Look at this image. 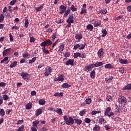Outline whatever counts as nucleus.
Listing matches in <instances>:
<instances>
[{
	"instance_id": "nucleus-1",
	"label": "nucleus",
	"mask_w": 131,
	"mask_h": 131,
	"mask_svg": "<svg viewBox=\"0 0 131 131\" xmlns=\"http://www.w3.org/2000/svg\"><path fill=\"white\" fill-rule=\"evenodd\" d=\"M63 120H64V122H66L67 125L74 124V119L71 117H69L68 118V116H64Z\"/></svg>"
},
{
	"instance_id": "nucleus-2",
	"label": "nucleus",
	"mask_w": 131,
	"mask_h": 131,
	"mask_svg": "<svg viewBox=\"0 0 131 131\" xmlns=\"http://www.w3.org/2000/svg\"><path fill=\"white\" fill-rule=\"evenodd\" d=\"M73 19H74L73 14L70 15L68 19L66 20L68 25L66 26V28H69L71 26V24L74 23V20Z\"/></svg>"
},
{
	"instance_id": "nucleus-3",
	"label": "nucleus",
	"mask_w": 131,
	"mask_h": 131,
	"mask_svg": "<svg viewBox=\"0 0 131 131\" xmlns=\"http://www.w3.org/2000/svg\"><path fill=\"white\" fill-rule=\"evenodd\" d=\"M118 101L120 104L122 105V106L123 105H125V104L127 103V100L126 99V98L123 96H120L119 97Z\"/></svg>"
},
{
	"instance_id": "nucleus-4",
	"label": "nucleus",
	"mask_w": 131,
	"mask_h": 131,
	"mask_svg": "<svg viewBox=\"0 0 131 131\" xmlns=\"http://www.w3.org/2000/svg\"><path fill=\"white\" fill-rule=\"evenodd\" d=\"M52 43H53L52 40H50V39H48L45 41L42 42L40 43V47H50V46H52Z\"/></svg>"
},
{
	"instance_id": "nucleus-5",
	"label": "nucleus",
	"mask_w": 131,
	"mask_h": 131,
	"mask_svg": "<svg viewBox=\"0 0 131 131\" xmlns=\"http://www.w3.org/2000/svg\"><path fill=\"white\" fill-rule=\"evenodd\" d=\"M102 65H104V63H103V62L102 61H97L95 63H92L91 64H89V66L91 67V69H93V68H95V67H100V66H102Z\"/></svg>"
},
{
	"instance_id": "nucleus-6",
	"label": "nucleus",
	"mask_w": 131,
	"mask_h": 131,
	"mask_svg": "<svg viewBox=\"0 0 131 131\" xmlns=\"http://www.w3.org/2000/svg\"><path fill=\"white\" fill-rule=\"evenodd\" d=\"M82 34L81 33H78L75 34V39L74 40L76 42H79L81 39H82Z\"/></svg>"
},
{
	"instance_id": "nucleus-7",
	"label": "nucleus",
	"mask_w": 131,
	"mask_h": 131,
	"mask_svg": "<svg viewBox=\"0 0 131 131\" xmlns=\"http://www.w3.org/2000/svg\"><path fill=\"white\" fill-rule=\"evenodd\" d=\"M29 75V74L24 72H22L20 74V76H21L22 78H23V79L25 80L26 81H28V80H29V78L28 77Z\"/></svg>"
},
{
	"instance_id": "nucleus-8",
	"label": "nucleus",
	"mask_w": 131,
	"mask_h": 131,
	"mask_svg": "<svg viewBox=\"0 0 131 131\" xmlns=\"http://www.w3.org/2000/svg\"><path fill=\"white\" fill-rule=\"evenodd\" d=\"M45 107H42L41 108L37 109L35 112V116L36 117L39 116V115H40V114H41L42 112L45 111Z\"/></svg>"
},
{
	"instance_id": "nucleus-9",
	"label": "nucleus",
	"mask_w": 131,
	"mask_h": 131,
	"mask_svg": "<svg viewBox=\"0 0 131 131\" xmlns=\"http://www.w3.org/2000/svg\"><path fill=\"white\" fill-rule=\"evenodd\" d=\"M46 71H45L44 73L45 76H49V74H51V73H52V71H53L51 67H48L47 68H46Z\"/></svg>"
},
{
	"instance_id": "nucleus-10",
	"label": "nucleus",
	"mask_w": 131,
	"mask_h": 131,
	"mask_svg": "<svg viewBox=\"0 0 131 131\" xmlns=\"http://www.w3.org/2000/svg\"><path fill=\"white\" fill-rule=\"evenodd\" d=\"M104 49L103 48H101L99 50V51L97 52V55L98 56V58H102L104 55Z\"/></svg>"
},
{
	"instance_id": "nucleus-11",
	"label": "nucleus",
	"mask_w": 131,
	"mask_h": 131,
	"mask_svg": "<svg viewBox=\"0 0 131 131\" xmlns=\"http://www.w3.org/2000/svg\"><path fill=\"white\" fill-rule=\"evenodd\" d=\"M66 65L67 66H69L70 65L71 66H74V59H69L67 60L66 62Z\"/></svg>"
},
{
	"instance_id": "nucleus-12",
	"label": "nucleus",
	"mask_w": 131,
	"mask_h": 131,
	"mask_svg": "<svg viewBox=\"0 0 131 131\" xmlns=\"http://www.w3.org/2000/svg\"><path fill=\"white\" fill-rule=\"evenodd\" d=\"M102 24V21L99 19H96L95 20L93 25L94 27H98V26H100Z\"/></svg>"
},
{
	"instance_id": "nucleus-13",
	"label": "nucleus",
	"mask_w": 131,
	"mask_h": 131,
	"mask_svg": "<svg viewBox=\"0 0 131 131\" xmlns=\"http://www.w3.org/2000/svg\"><path fill=\"white\" fill-rule=\"evenodd\" d=\"M11 48L6 49L3 52V57H6V56H8V54H10V52H11Z\"/></svg>"
},
{
	"instance_id": "nucleus-14",
	"label": "nucleus",
	"mask_w": 131,
	"mask_h": 131,
	"mask_svg": "<svg viewBox=\"0 0 131 131\" xmlns=\"http://www.w3.org/2000/svg\"><path fill=\"white\" fill-rule=\"evenodd\" d=\"M90 77L92 79H95V78L96 77V71H95V70H92L90 72Z\"/></svg>"
},
{
	"instance_id": "nucleus-15",
	"label": "nucleus",
	"mask_w": 131,
	"mask_h": 131,
	"mask_svg": "<svg viewBox=\"0 0 131 131\" xmlns=\"http://www.w3.org/2000/svg\"><path fill=\"white\" fill-rule=\"evenodd\" d=\"M71 12V10L69 8L66 10L63 15V18H67V16H68L70 14Z\"/></svg>"
},
{
	"instance_id": "nucleus-16",
	"label": "nucleus",
	"mask_w": 131,
	"mask_h": 131,
	"mask_svg": "<svg viewBox=\"0 0 131 131\" xmlns=\"http://www.w3.org/2000/svg\"><path fill=\"white\" fill-rule=\"evenodd\" d=\"M104 68L105 69H114V67L111 64V63H107L105 65Z\"/></svg>"
},
{
	"instance_id": "nucleus-17",
	"label": "nucleus",
	"mask_w": 131,
	"mask_h": 131,
	"mask_svg": "<svg viewBox=\"0 0 131 131\" xmlns=\"http://www.w3.org/2000/svg\"><path fill=\"white\" fill-rule=\"evenodd\" d=\"M86 29L89 31H93L94 30V26L92 24H89L86 26Z\"/></svg>"
},
{
	"instance_id": "nucleus-18",
	"label": "nucleus",
	"mask_w": 131,
	"mask_h": 131,
	"mask_svg": "<svg viewBox=\"0 0 131 131\" xmlns=\"http://www.w3.org/2000/svg\"><path fill=\"white\" fill-rule=\"evenodd\" d=\"M75 123L77 124L78 125H80L81 123H82V120L81 119H74Z\"/></svg>"
},
{
	"instance_id": "nucleus-19",
	"label": "nucleus",
	"mask_w": 131,
	"mask_h": 131,
	"mask_svg": "<svg viewBox=\"0 0 131 131\" xmlns=\"http://www.w3.org/2000/svg\"><path fill=\"white\" fill-rule=\"evenodd\" d=\"M125 90H131V83L126 85L125 86H124L122 88L123 91H125Z\"/></svg>"
},
{
	"instance_id": "nucleus-20",
	"label": "nucleus",
	"mask_w": 131,
	"mask_h": 131,
	"mask_svg": "<svg viewBox=\"0 0 131 131\" xmlns=\"http://www.w3.org/2000/svg\"><path fill=\"white\" fill-rule=\"evenodd\" d=\"M119 61L121 64H128V62L126 59H122L121 58H119Z\"/></svg>"
},
{
	"instance_id": "nucleus-21",
	"label": "nucleus",
	"mask_w": 131,
	"mask_h": 131,
	"mask_svg": "<svg viewBox=\"0 0 131 131\" xmlns=\"http://www.w3.org/2000/svg\"><path fill=\"white\" fill-rule=\"evenodd\" d=\"M61 88L63 89H69V88H71V85H69L67 83H64L61 85Z\"/></svg>"
},
{
	"instance_id": "nucleus-22",
	"label": "nucleus",
	"mask_w": 131,
	"mask_h": 131,
	"mask_svg": "<svg viewBox=\"0 0 131 131\" xmlns=\"http://www.w3.org/2000/svg\"><path fill=\"white\" fill-rule=\"evenodd\" d=\"M110 111H111V107L109 106L105 110V111L104 112V115L107 116V115H108V114L110 113Z\"/></svg>"
},
{
	"instance_id": "nucleus-23",
	"label": "nucleus",
	"mask_w": 131,
	"mask_h": 131,
	"mask_svg": "<svg viewBox=\"0 0 131 131\" xmlns=\"http://www.w3.org/2000/svg\"><path fill=\"white\" fill-rule=\"evenodd\" d=\"M65 49V46L64 45L61 44L59 46V49L58 50V52H60V53L62 54V52L64 51V49Z\"/></svg>"
},
{
	"instance_id": "nucleus-24",
	"label": "nucleus",
	"mask_w": 131,
	"mask_h": 131,
	"mask_svg": "<svg viewBox=\"0 0 131 131\" xmlns=\"http://www.w3.org/2000/svg\"><path fill=\"white\" fill-rule=\"evenodd\" d=\"M42 50L43 53H44V54H46V55H48V54H50V51L46 49V47H42Z\"/></svg>"
},
{
	"instance_id": "nucleus-25",
	"label": "nucleus",
	"mask_w": 131,
	"mask_h": 131,
	"mask_svg": "<svg viewBox=\"0 0 131 131\" xmlns=\"http://www.w3.org/2000/svg\"><path fill=\"white\" fill-rule=\"evenodd\" d=\"M35 10L36 11V12H40V11H41V10L42 9H43V4L41 5V6H40L38 7H35Z\"/></svg>"
},
{
	"instance_id": "nucleus-26",
	"label": "nucleus",
	"mask_w": 131,
	"mask_h": 131,
	"mask_svg": "<svg viewBox=\"0 0 131 131\" xmlns=\"http://www.w3.org/2000/svg\"><path fill=\"white\" fill-rule=\"evenodd\" d=\"M100 13L101 15H106L108 13L107 9H101L100 10Z\"/></svg>"
},
{
	"instance_id": "nucleus-27",
	"label": "nucleus",
	"mask_w": 131,
	"mask_h": 131,
	"mask_svg": "<svg viewBox=\"0 0 131 131\" xmlns=\"http://www.w3.org/2000/svg\"><path fill=\"white\" fill-rule=\"evenodd\" d=\"M101 33L103 34L102 35V37H105L107 35V30L106 29H103L101 31Z\"/></svg>"
},
{
	"instance_id": "nucleus-28",
	"label": "nucleus",
	"mask_w": 131,
	"mask_h": 131,
	"mask_svg": "<svg viewBox=\"0 0 131 131\" xmlns=\"http://www.w3.org/2000/svg\"><path fill=\"white\" fill-rule=\"evenodd\" d=\"M32 108V103H29L26 105V108L27 110H30V109H31Z\"/></svg>"
},
{
	"instance_id": "nucleus-29",
	"label": "nucleus",
	"mask_w": 131,
	"mask_h": 131,
	"mask_svg": "<svg viewBox=\"0 0 131 131\" xmlns=\"http://www.w3.org/2000/svg\"><path fill=\"white\" fill-rule=\"evenodd\" d=\"M99 113H102V111H93L91 112L92 115H96V114H99Z\"/></svg>"
},
{
	"instance_id": "nucleus-30",
	"label": "nucleus",
	"mask_w": 131,
	"mask_h": 131,
	"mask_svg": "<svg viewBox=\"0 0 131 131\" xmlns=\"http://www.w3.org/2000/svg\"><path fill=\"white\" fill-rule=\"evenodd\" d=\"M37 124H39V121L36 120L33 122V127H36L37 128Z\"/></svg>"
},
{
	"instance_id": "nucleus-31",
	"label": "nucleus",
	"mask_w": 131,
	"mask_h": 131,
	"mask_svg": "<svg viewBox=\"0 0 131 131\" xmlns=\"http://www.w3.org/2000/svg\"><path fill=\"white\" fill-rule=\"evenodd\" d=\"M29 25V21H28V18L27 17L25 18V27L27 28L28 27V25Z\"/></svg>"
},
{
	"instance_id": "nucleus-32",
	"label": "nucleus",
	"mask_w": 131,
	"mask_h": 131,
	"mask_svg": "<svg viewBox=\"0 0 131 131\" xmlns=\"http://www.w3.org/2000/svg\"><path fill=\"white\" fill-rule=\"evenodd\" d=\"M36 59H37V57H34L32 59L29 60V64H32V63H34V62L36 61Z\"/></svg>"
},
{
	"instance_id": "nucleus-33",
	"label": "nucleus",
	"mask_w": 131,
	"mask_h": 131,
	"mask_svg": "<svg viewBox=\"0 0 131 131\" xmlns=\"http://www.w3.org/2000/svg\"><path fill=\"white\" fill-rule=\"evenodd\" d=\"M101 127L99 126V125H95L94 127L93 128V131H99L100 130Z\"/></svg>"
},
{
	"instance_id": "nucleus-34",
	"label": "nucleus",
	"mask_w": 131,
	"mask_h": 131,
	"mask_svg": "<svg viewBox=\"0 0 131 131\" xmlns=\"http://www.w3.org/2000/svg\"><path fill=\"white\" fill-rule=\"evenodd\" d=\"M17 62L15 61H13L10 65V68H14V67H16L17 66Z\"/></svg>"
},
{
	"instance_id": "nucleus-35",
	"label": "nucleus",
	"mask_w": 131,
	"mask_h": 131,
	"mask_svg": "<svg viewBox=\"0 0 131 131\" xmlns=\"http://www.w3.org/2000/svg\"><path fill=\"white\" fill-rule=\"evenodd\" d=\"M114 78V77L112 76V77H109L108 78H105V81L106 83H109L110 82H111V80Z\"/></svg>"
},
{
	"instance_id": "nucleus-36",
	"label": "nucleus",
	"mask_w": 131,
	"mask_h": 131,
	"mask_svg": "<svg viewBox=\"0 0 131 131\" xmlns=\"http://www.w3.org/2000/svg\"><path fill=\"white\" fill-rule=\"evenodd\" d=\"M63 93H56L54 94V97H59V98H61V97H63Z\"/></svg>"
},
{
	"instance_id": "nucleus-37",
	"label": "nucleus",
	"mask_w": 131,
	"mask_h": 131,
	"mask_svg": "<svg viewBox=\"0 0 131 131\" xmlns=\"http://www.w3.org/2000/svg\"><path fill=\"white\" fill-rule=\"evenodd\" d=\"M103 122H104V123H106V120H105V119H104V118H99V124H102Z\"/></svg>"
},
{
	"instance_id": "nucleus-38",
	"label": "nucleus",
	"mask_w": 131,
	"mask_h": 131,
	"mask_svg": "<svg viewBox=\"0 0 131 131\" xmlns=\"http://www.w3.org/2000/svg\"><path fill=\"white\" fill-rule=\"evenodd\" d=\"M55 112H56L57 114H59V115H63V112L61 108H57V110Z\"/></svg>"
},
{
	"instance_id": "nucleus-39",
	"label": "nucleus",
	"mask_w": 131,
	"mask_h": 131,
	"mask_svg": "<svg viewBox=\"0 0 131 131\" xmlns=\"http://www.w3.org/2000/svg\"><path fill=\"white\" fill-rule=\"evenodd\" d=\"M84 69L85 71H86V72H89V71H92V70L91 69V67L90 66V65H89L88 66H85Z\"/></svg>"
},
{
	"instance_id": "nucleus-40",
	"label": "nucleus",
	"mask_w": 131,
	"mask_h": 131,
	"mask_svg": "<svg viewBox=\"0 0 131 131\" xmlns=\"http://www.w3.org/2000/svg\"><path fill=\"white\" fill-rule=\"evenodd\" d=\"M72 12H76L77 11V8L74 6V5H72L70 9Z\"/></svg>"
},
{
	"instance_id": "nucleus-41",
	"label": "nucleus",
	"mask_w": 131,
	"mask_h": 131,
	"mask_svg": "<svg viewBox=\"0 0 131 131\" xmlns=\"http://www.w3.org/2000/svg\"><path fill=\"white\" fill-rule=\"evenodd\" d=\"M86 112L85 109L81 110L79 113L80 116H83V115H85Z\"/></svg>"
},
{
	"instance_id": "nucleus-42",
	"label": "nucleus",
	"mask_w": 131,
	"mask_h": 131,
	"mask_svg": "<svg viewBox=\"0 0 131 131\" xmlns=\"http://www.w3.org/2000/svg\"><path fill=\"white\" fill-rule=\"evenodd\" d=\"M5 20V16L3 14H0V23H3Z\"/></svg>"
},
{
	"instance_id": "nucleus-43",
	"label": "nucleus",
	"mask_w": 131,
	"mask_h": 131,
	"mask_svg": "<svg viewBox=\"0 0 131 131\" xmlns=\"http://www.w3.org/2000/svg\"><path fill=\"white\" fill-rule=\"evenodd\" d=\"M79 57L80 58V53L76 52L74 54V59H76Z\"/></svg>"
},
{
	"instance_id": "nucleus-44",
	"label": "nucleus",
	"mask_w": 131,
	"mask_h": 131,
	"mask_svg": "<svg viewBox=\"0 0 131 131\" xmlns=\"http://www.w3.org/2000/svg\"><path fill=\"white\" fill-rule=\"evenodd\" d=\"M64 75H61L58 77V81H64Z\"/></svg>"
},
{
	"instance_id": "nucleus-45",
	"label": "nucleus",
	"mask_w": 131,
	"mask_h": 131,
	"mask_svg": "<svg viewBox=\"0 0 131 131\" xmlns=\"http://www.w3.org/2000/svg\"><path fill=\"white\" fill-rule=\"evenodd\" d=\"M85 104H87V105H90L92 103V99L91 98H87L85 101Z\"/></svg>"
},
{
	"instance_id": "nucleus-46",
	"label": "nucleus",
	"mask_w": 131,
	"mask_h": 131,
	"mask_svg": "<svg viewBox=\"0 0 131 131\" xmlns=\"http://www.w3.org/2000/svg\"><path fill=\"white\" fill-rule=\"evenodd\" d=\"M56 37H57V33L55 32L52 34V38L51 40H52V41H55V39H56Z\"/></svg>"
},
{
	"instance_id": "nucleus-47",
	"label": "nucleus",
	"mask_w": 131,
	"mask_h": 131,
	"mask_svg": "<svg viewBox=\"0 0 131 131\" xmlns=\"http://www.w3.org/2000/svg\"><path fill=\"white\" fill-rule=\"evenodd\" d=\"M39 105H45L46 104V100L45 99H40L39 100Z\"/></svg>"
},
{
	"instance_id": "nucleus-48",
	"label": "nucleus",
	"mask_w": 131,
	"mask_h": 131,
	"mask_svg": "<svg viewBox=\"0 0 131 131\" xmlns=\"http://www.w3.org/2000/svg\"><path fill=\"white\" fill-rule=\"evenodd\" d=\"M63 55L64 57H66V58H69V57H70V52H68L67 53H63Z\"/></svg>"
},
{
	"instance_id": "nucleus-49",
	"label": "nucleus",
	"mask_w": 131,
	"mask_h": 131,
	"mask_svg": "<svg viewBox=\"0 0 131 131\" xmlns=\"http://www.w3.org/2000/svg\"><path fill=\"white\" fill-rule=\"evenodd\" d=\"M86 46V43H84V44H81V47L79 48V50H83L85 48V46Z\"/></svg>"
},
{
	"instance_id": "nucleus-50",
	"label": "nucleus",
	"mask_w": 131,
	"mask_h": 131,
	"mask_svg": "<svg viewBox=\"0 0 131 131\" xmlns=\"http://www.w3.org/2000/svg\"><path fill=\"white\" fill-rule=\"evenodd\" d=\"M91 121H92L91 120V119H90L89 118H85L84 119V122H85L86 123H90Z\"/></svg>"
},
{
	"instance_id": "nucleus-51",
	"label": "nucleus",
	"mask_w": 131,
	"mask_h": 131,
	"mask_svg": "<svg viewBox=\"0 0 131 131\" xmlns=\"http://www.w3.org/2000/svg\"><path fill=\"white\" fill-rule=\"evenodd\" d=\"M16 2H17V0L11 1L9 3L10 6H14V5L16 4Z\"/></svg>"
},
{
	"instance_id": "nucleus-52",
	"label": "nucleus",
	"mask_w": 131,
	"mask_h": 131,
	"mask_svg": "<svg viewBox=\"0 0 131 131\" xmlns=\"http://www.w3.org/2000/svg\"><path fill=\"white\" fill-rule=\"evenodd\" d=\"M29 56V53L28 52H25L23 54V58H27Z\"/></svg>"
},
{
	"instance_id": "nucleus-53",
	"label": "nucleus",
	"mask_w": 131,
	"mask_h": 131,
	"mask_svg": "<svg viewBox=\"0 0 131 131\" xmlns=\"http://www.w3.org/2000/svg\"><path fill=\"white\" fill-rule=\"evenodd\" d=\"M60 10H66L67 9V6H65L64 5H60L59 7Z\"/></svg>"
},
{
	"instance_id": "nucleus-54",
	"label": "nucleus",
	"mask_w": 131,
	"mask_h": 131,
	"mask_svg": "<svg viewBox=\"0 0 131 131\" xmlns=\"http://www.w3.org/2000/svg\"><path fill=\"white\" fill-rule=\"evenodd\" d=\"M2 98H3V100L4 101H7V100H9V96H8V95H3Z\"/></svg>"
},
{
	"instance_id": "nucleus-55",
	"label": "nucleus",
	"mask_w": 131,
	"mask_h": 131,
	"mask_svg": "<svg viewBox=\"0 0 131 131\" xmlns=\"http://www.w3.org/2000/svg\"><path fill=\"white\" fill-rule=\"evenodd\" d=\"M35 41V38H34V37L32 36L30 38V42L33 43Z\"/></svg>"
},
{
	"instance_id": "nucleus-56",
	"label": "nucleus",
	"mask_w": 131,
	"mask_h": 131,
	"mask_svg": "<svg viewBox=\"0 0 131 131\" xmlns=\"http://www.w3.org/2000/svg\"><path fill=\"white\" fill-rule=\"evenodd\" d=\"M5 110L4 109L2 108L0 110V114L2 116H5Z\"/></svg>"
},
{
	"instance_id": "nucleus-57",
	"label": "nucleus",
	"mask_w": 131,
	"mask_h": 131,
	"mask_svg": "<svg viewBox=\"0 0 131 131\" xmlns=\"http://www.w3.org/2000/svg\"><path fill=\"white\" fill-rule=\"evenodd\" d=\"M79 49L80 48V45L79 43H77L74 46V50H77V49Z\"/></svg>"
},
{
	"instance_id": "nucleus-58",
	"label": "nucleus",
	"mask_w": 131,
	"mask_h": 131,
	"mask_svg": "<svg viewBox=\"0 0 131 131\" xmlns=\"http://www.w3.org/2000/svg\"><path fill=\"white\" fill-rule=\"evenodd\" d=\"M24 130V125H22L21 126L19 127L17 129V131H23Z\"/></svg>"
},
{
	"instance_id": "nucleus-59",
	"label": "nucleus",
	"mask_w": 131,
	"mask_h": 131,
	"mask_svg": "<svg viewBox=\"0 0 131 131\" xmlns=\"http://www.w3.org/2000/svg\"><path fill=\"white\" fill-rule=\"evenodd\" d=\"M106 100L108 102H110V101H111V100H112V97H111V96H110V95H108L106 97Z\"/></svg>"
},
{
	"instance_id": "nucleus-60",
	"label": "nucleus",
	"mask_w": 131,
	"mask_h": 131,
	"mask_svg": "<svg viewBox=\"0 0 131 131\" xmlns=\"http://www.w3.org/2000/svg\"><path fill=\"white\" fill-rule=\"evenodd\" d=\"M86 9H81V11L80 13V14H81V15H82L83 14H86Z\"/></svg>"
},
{
	"instance_id": "nucleus-61",
	"label": "nucleus",
	"mask_w": 131,
	"mask_h": 131,
	"mask_svg": "<svg viewBox=\"0 0 131 131\" xmlns=\"http://www.w3.org/2000/svg\"><path fill=\"white\" fill-rule=\"evenodd\" d=\"M63 21H62V19L59 18L58 20H56L55 21V23H57V24H61V23H62Z\"/></svg>"
},
{
	"instance_id": "nucleus-62",
	"label": "nucleus",
	"mask_w": 131,
	"mask_h": 131,
	"mask_svg": "<svg viewBox=\"0 0 131 131\" xmlns=\"http://www.w3.org/2000/svg\"><path fill=\"white\" fill-rule=\"evenodd\" d=\"M48 110L49 111H53L54 112H56V109L54 107H48Z\"/></svg>"
},
{
	"instance_id": "nucleus-63",
	"label": "nucleus",
	"mask_w": 131,
	"mask_h": 131,
	"mask_svg": "<svg viewBox=\"0 0 131 131\" xmlns=\"http://www.w3.org/2000/svg\"><path fill=\"white\" fill-rule=\"evenodd\" d=\"M5 86H6V83L4 82H0V86H1L2 88H4Z\"/></svg>"
},
{
	"instance_id": "nucleus-64",
	"label": "nucleus",
	"mask_w": 131,
	"mask_h": 131,
	"mask_svg": "<svg viewBox=\"0 0 131 131\" xmlns=\"http://www.w3.org/2000/svg\"><path fill=\"white\" fill-rule=\"evenodd\" d=\"M127 10L128 12H131V5L127 7Z\"/></svg>"
}]
</instances>
